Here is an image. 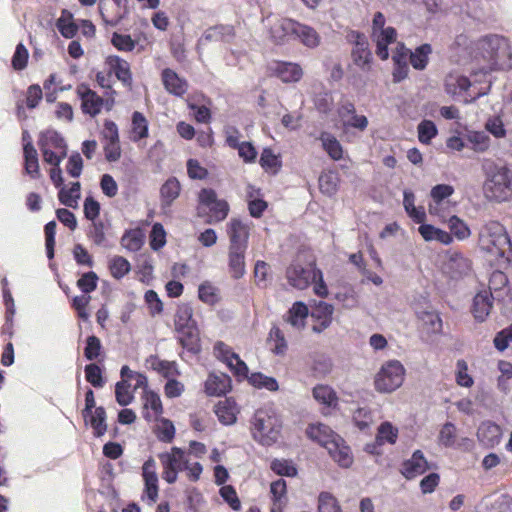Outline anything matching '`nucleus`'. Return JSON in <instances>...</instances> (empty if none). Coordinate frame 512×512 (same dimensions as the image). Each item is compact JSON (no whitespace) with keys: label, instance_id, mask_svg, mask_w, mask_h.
Returning a JSON list of instances; mask_svg holds the SVG:
<instances>
[{"label":"nucleus","instance_id":"f257e3e1","mask_svg":"<svg viewBox=\"0 0 512 512\" xmlns=\"http://www.w3.org/2000/svg\"><path fill=\"white\" fill-rule=\"evenodd\" d=\"M481 167L485 176L483 191L486 198L499 203L512 200V169L489 159H484Z\"/></svg>","mask_w":512,"mask_h":512},{"label":"nucleus","instance_id":"f03ea898","mask_svg":"<svg viewBox=\"0 0 512 512\" xmlns=\"http://www.w3.org/2000/svg\"><path fill=\"white\" fill-rule=\"evenodd\" d=\"M307 435L310 439L325 447L330 456L341 467L347 468L352 464L353 457L350 448L329 426L321 423L312 424L307 429Z\"/></svg>","mask_w":512,"mask_h":512},{"label":"nucleus","instance_id":"7ed1b4c3","mask_svg":"<svg viewBox=\"0 0 512 512\" xmlns=\"http://www.w3.org/2000/svg\"><path fill=\"white\" fill-rule=\"evenodd\" d=\"M282 421L276 411L265 406L255 411L251 419V435L253 439L263 446L275 444L280 436Z\"/></svg>","mask_w":512,"mask_h":512},{"label":"nucleus","instance_id":"20e7f679","mask_svg":"<svg viewBox=\"0 0 512 512\" xmlns=\"http://www.w3.org/2000/svg\"><path fill=\"white\" fill-rule=\"evenodd\" d=\"M479 246L495 257H503L511 243L504 226L498 221H489L480 229Z\"/></svg>","mask_w":512,"mask_h":512},{"label":"nucleus","instance_id":"39448f33","mask_svg":"<svg viewBox=\"0 0 512 512\" xmlns=\"http://www.w3.org/2000/svg\"><path fill=\"white\" fill-rule=\"evenodd\" d=\"M229 212V205L225 200L217 198L213 189L204 188L199 192V216L206 215L208 224H216L223 221Z\"/></svg>","mask_w":512,"mask_h":512},{"label":"nucleus","instance_id":"423d86ee","mask_svg":"<svg viewBox=\"0 0 512 512\" xmlns=\"http://www.w3.org/2000/svg\"><path fill=\"white\" fill-rule=\"evenodd\" d=\"M404 375V366L397 360H390L384 363L376 374L375 388L383 393L393 392L402 385Z\"/></svg>","mask_w":512,"mask_h":512},{"label":"nucleus","instance_id":"0eeeda50","mask_svg":"<svg viewBox=\"0 0 512 512\" xmlns=\"http://www.w3.org/2000/svg\"><path fill=\"white\" fill-rule=\"evenodd\" d=\"M479 49L482 57L490 62L492 66L502 67L504 60L511 56L508 41L498 35L483 38L479 42Z\"/></svg>","mask_w":512,"mask_h":512},{"label":"nucleus","instance_id":"6e6552de","mask_svg":"<svg viewBox=\"0 0 512 512\" xmlns=\"http://www.w3.org/2000/svg\"><path fill=\"white\" fill-rule=\"evenodd\" d=\"M270 39L274 44L284 45L294 39L298 21L291 18L269 15L265 19Z\"/></svg>","mask_w":512,"mask_h":512},{"label":"nucleus","instance_id":"1a4fd4ad","mask_svg":"<svg viewBox=\"0 0 512 512\" xmlns=\"http://www.w3.org/2000/svg\"><path fill=\"white\" fill-rule=\"evenodd\" d=\"M415 314L419 322L420 336L424 341L428 342L433 336L439 335L442 332V319L431 305L416 307Z\"/></svg>","mask_w":512,"mask_h":512},{"label":"nucleus","instance_id":"9d476101","mask_svg":"<svg viewBox=\"0 0 512 512\" xmlns=\"http://www.w3.org/2000/svg\"><path fill=\"white\" fill-rule=\"evenodd\" d=\"M158 457L163 468L162 478L169 484L176 482L178 473L184 470L187 464L185 451L173 447L170 452L161 453Z\"/></svg>","mask_w":512,"mask_h":512},{"label":"nucleus","instance_id":"9b49d317","mask_svg":"<svg viewBox=\"0 0 512 512\" xmlns=\"http://www.w3.org/2000/svg\"><path fill=\"white\" fill-rule=\"evenodd\" d=\"M288 283L296 289L303 290L311 283L321 279V271L313 264L302 266L298 263L291 264L286 270Z\"/></svg>","mask_w":512,"mask_h":512},{"label":"nucleus","instance_id":"f8f14e48","mask_svg":"<svg viewBox=\"0 0 512 512\" xmlns=\"http://www.w3.org/2000/svg\"><path fill=\"white\" fill-rule=\"evenodd\" d=\"M337 114L344 128H354L364 131L368 126V119L364 115L356 114V108L352 101L342 97L338 102Z\"/></svg>","mask_w":512,"mask_h":512},{"label":"nucleus","instance_id":"ddd939ff","mask_svg":"<svg viewBox=\"0 0 512 512\" xmlns=\"http://www.w3.org/2000/svg\"><path fill=\"white\" fill-rule=\"evenodd\" d=\"M444 272L452 279L467 276L471 271V261L461 252L450 251L447 253L444 263Z\"/></svg>","mask_w":512,"mask_h":512},{"label":"nucleus","instance_id":"4468645a","mask_svg":"<svg viewBox=\"0 0 512 512\" xmlns=\"http://www.w3.org/2000/svg\"><path fill=\"white\" fill-rule=\"evenodd\" d=\"M494 296L490 290L486 288L480 289L472 299L470 311L477 322H484L490 315L493 304Z\"/></svg>","mask_w":512,"mask_h":512},{"label":"nucleus","instance_id":"2eb2a0df","mask_svg":"<svg viewBox=\"0 0 512 512\" xmlns=\"http://www.w3.org/2000/svg\"><path fill=\"white\" fill-rule=\"evenodd\" d=\"M76 93L81 100V109L84 114L94 117L101 112L104 100L89 86L86 84L78 85Z\"/></svg>","mask_w":512,"mask_h":512},{"label":"nucleus","instance_id":"dca6fc26","mask_svg":"<svg viewBox=\"0 0 512 512\" xmlns=\"http://www.w3.org/2000/svg\"><path fill=\"white\" fill-rule=\"evenodd\" d=\"M351 41L354 42L352 50L354 64L362 70H369L372 55L366 37L361 33L353 32L351 34Z\"/></svg>","mask_w":512,"mask_h":512},{"label":"nucleus","instance_id":"f3484780","mask_svg":"<svg viewBox=\"0 0 512 512\" xmlns=\"http://www.w3.org/2000/svg\"><path fill=\"white\" fill-rule=\"evenodd\" d=\"M142 476L145 484L144 496L147 497L150 504H153L158 498V475L156 472V462L153 458H149L144 462Z\"/></svg>","mask_w":512,"mask_h":512},{"label":"nucleus","instance_id":"a211bd4d","mask_svg":"<svg viewBox=\"0 0 512 512\" xmlns=\"http://www.w3.org/2000/svg\"><path fill=\"white\" fill-rule=\"evenodd\" d=\"M227 234L230 239V249L247 248L249 227L240 219L233 218L227 224Z\"/></svg>","mask_w":512,"mask_h":512},{"label":"nucleus","instance_id":"6ab92c4d","mask_svg":"<svg viewBox=\"0 0 512 512\" xmlns=\"http://www.w3.org/2000/svg\"><path fill=\"white\" fill-rule=\"evenodd\" d=\"M429 470V464L422 451L416 450L411 458L404 461L401 468L402 475L408 479H414Z\"/></svg>","mask_w":512,"mask_h":512},{"label":"nucleus","instance_id":"aec40b11","mask_svg":"<svg viewBox=\"0 0 512 512\" xmlns=\"http://www.w3.org/2000/svg\"><path fill=\"white\" fill-rule=\"evenodd\" d=\"M501 428L491 421H484L477 430V439L486 448H493L500 443Z\"/></svg>","mask_w":512,"mask_h":512},{"label":"nucleus","instance_id":"412c9836","mask_svg":"<svg viewBox=\"0 0 512 512\" xmlns=\"http://www.w3.org/2000/svg\"><path fill=\"white\" fill-rule=\"evenodd\" d=\"M165 89L175 96H182L187 92L188 84L184 78H181L172 69L166 68L161 74Z\"/></svg>","mask_w":512,"mask_h":512},{"label":"nucleus","instance_id":"4be33fe9","mask_svg":"<svg viewBox=\"0 0 512 512\" xmlns=\"http://www.w3.org/2000/svg\"><path fill=\"white\" fill-rule=\"evenodd\" d=\"M272 71L284 83L298 82L303 76L300 65L291 62H276Z\"/></svg>","mask_w":512,"mask_h":512},{"label":"nucleus","instance_id":"5701e85b","mask_svg":"<svg viewBox=\"0 0 512 512\" xmlns=\"http://www.w3.org/2000/svg\"><path fill=\"white\" fill-rule=\"evenodd\" d=\"M178 340L187 352L196 355L201 351L200 337L197 326L178 330Z\"/></svg>","mask_w":512,"mask_h":512},{"label":"nucleus","instance_id":"b1692460","mask_svg":"<svg viewBox=\"0 0 512 512\" xmlns=\"http://www.w3.org/2000/svg\"><path fill=\"white\" fill-rule=\"evenodd\" d=\"M231 388V379L225 374H210L205 382V392L209 396H221Z\"/></svg>","mask_w":512,"mask_h":512},{"label":"nucleus","instance_id":"393cba45","mask_svg":"<svg viewBox=\"0 0 512 512\" xmlns=\"http://www.w3.org/2000/svg\"><path fill=\"white\" fill-rule=\"evenodd\" d=\"M238 408L234 400L226 398L215 406V414L223 425H232L237 420Z\"/></svg>","mask_w":512,"mask_h":512},{"label":"nucleus","instance_id":"a878e982","mask_svg":"<svg viewBox=\"0 0 512 512\" xmlns=\"http://www.w3.org/2000/svg\"><path fill=\"white\" fill-rule=\"evenodd\" d=\"M396 30L393 27H386V29H382L381 31L375 33L373 35L377 47L376 54L382 59L386 60L389 57L388 45L395 42L396 40Z\"/></svg>","mask_w":512,"mask_h":512},{"label":"nucleus","instance_id":"bb28decb","mask_svg":"<svg viewBox=\"0 0 512 512\" xmlns=\"http://www.w3.org/2000/svg\"><path fill=\"white\" fill-rule=\"evenodd\" d=\"M308 313L309 310L305 303L295 302L285 315V321L293 328L301 330L305 327Z\"/></svg>","mask_w":512,"mask_h":512},{"label":"nucleus","instance_id":"cd10ccee","mask_svg":"<svg viewBox=\"0 0 512 512\" xmlns=\"http://www.w3.org/2000/svg\"><path fill=\"white\" fill-rule=\"evenodd\" d=\"M143 408V417L147 421L157 420L163 412L159 395L153 391H145Z\"/></svg>","mask_w":512,"mask_h":512},{"label":"nucleus","instance_id":"c85d7f7f","mask_svg":"<svg viewBox=\"0 0 512 512\" xmlns=\"http://www.w3.org/2000/svg\"><path fill=\"white\" fill-rule=\"evenodd\" d=\"M146 367L150 368L163 377L169 379L179 374L177 365L173 361L161 360L156 355H151L146 359Z\"/></svg>","mask_w":512,"mask_h":512},{"label":"nucleus","instance_id":"c756f323","mask_svg":"<svg viewBox=\"0 0 512 512\" xmlns=\"http://www.w3.org/2000/svg\"><path fill=\"white\" fill-rule=\"evenodd\" d=\"M245 249H230L228 253V267L232 278L240 279L245 270Z\"/></svg>","mask_w":512,"mask_h":512},{"label":"nucleus","instance_id":"7c9ffc66","mask_svg":"<svg viewBox=\"0 0 512 512\" xmlns=\"http://www.w3.org/2000/svg\"><path fill=\"white\" fill-rule=\"evenodd\" d=\"M109 66L114 71L118 80L124 85L130 86L132 83V74L129 63L119 56H109L107 60Z\"/></svg>","mask_w":512,"mask_h":512},{"label":"nucleus","instance_id":"2f4dec72","mask_svg":"<svg viewBox=\"0 0 512 512\" xmlns=\"http://www.w3.org/2000/svg\"><path fill=\"white\" fill-rule=\"evenodd\" d=\"M181 191V185L175 177L168 178L160 188L161 206L169 207L172 202L178 198Z\"/></svg>","mask_w":512,"mask_h":512},{"label":"nucleus","instance_id":"473e14b6","mask_svg":"<svg viewBox=\"0 0 512 512\" xmlns=\"http://www.w3.org/2000/svg\"><path fill=\"white\" fill-rule=\"evenodd\" d=\"M294 39L299 40L308 48H316L320 44L321 37L313 27L298 22Z\"/></svg>","mask_w":512,"mask_h":512},{"label":"nucleus","instance_id":"72a5a7b5","mask_svg":"<svg viewBox=\"0 0 512 512\" xmlns=\"http://www.w3.org/2000/svg\"><path fill=\"white\" fill-rule=\"evenodd\" d=\"M24 168L25 172L31 177V178H39L40 171H39V162H38V154L34 146L30 141L26 142L24 144Z\"/></svg>","mask_w":512,"mask_h":512},{"label":"nucleus","instance_id":"f704fd0d","mask_svg":"<svg viewBox=\"0 0 512 512\" xmlns=\"http://www.w3.org/2000/svg\"><path fill=\"white\" fill-rule=\"evenodd\" d=\"M235 36V31L231 25H216L208 28L202 39L206 41H222L229 43Z\"/></svg>","mask_w":512,"mask_h":512},{"label":"nucleus","instance_id":"c9c22d12","mask_svg":"<svg viewBox=\"0 0 512 512\" xmlns=\"http://www.w3.org/2000/svg\"><path fill=\"white\" fill-rule=\"evenodd\" d=\"M418 231L426 241L435 240L445 245H449L453 241V237L449 232L436 228L430 224L420 225Z\"/></svg>","mask_w":512,"mask_h":512},{"label":"nucleus","instance_id":"e433bc0d","mask_svg":"<svg viewBox=\"0 0 512 512\" xmlns=\"http://www.w3.org/2000/svg\"><path fill=\"white\" fill-rule=\"evenodd\" d=\"M471 86L470 80L462 75L449 74L445 80L446 92L452 96L461 95L468 91Z\"/></svg>","mask_w":512,"mask_h":512},{"label":"nucleus","instance_id":"4c0bfd02","mask_svg":"<svg viewBox=\"0 0 512 512\" xmlns=\"http://www.w3.org/2000/svg\"><path fill=\"white\" fill-rule=\"evenodd\" d=\"M323 149L327 152L329 157L335 161L342 159L343 148L340 142L334 135L329 132H322L319 136Z\"/></svg>","mask_w":512,"mask_h":512},{"label":"nucleus","instance_id":"58836bf2","mask_svg":"<svg viewBox=\"0 0 512 512\" xmlns=\"http://www.w3.org/2000/svg\"><path fill=\"white\" fill-rule=\"evenodd\" d=\"M40 148H47L57 150L59 152L65 151L67 153V145L63 137L54 130H48L41 134L39 140Z\"/></svg>","mask_w":512,"mask_h":512},{"label":"nucleus","instance_id":"ea45409f","mask_svg":"<svg viewBox=\"0 0 512 512\" xmlns=\"http://www.w3.org/2000/svg\"><path fill=\"white\" fill-rule=\"evenodd\" d=\"M176 331L196 325L193 319V310L189 304H180L174 319Z\"/></svg>","mask_w":512,"mask_h":512},{"label":"nucleus","instance_id":"a19ab883","mask_svg":"<svg viewBox=\"0 0 512 512\" xmlns=\"http://www.w3.org/2000/svg\"><path fill=\"white\" fill-rule=\"evenodd\" d=\"M85 421L90 423L96 437L103 436L107 431L106 412L103 407L95 408L91 414H88V419Z\"/></svg>","mask_w":512,"mask_h":512},{"label":"nucleus","instance_id":"79ce46f5","mask_svg":"<svg viewBox=\"0 0 512 512\" xmlns=\"http://www.w3.org/2000/svg\"><path fill=\"white\" fill-rule=\"evenodd\" d=\"M270 350L276 355H284L287 350V342L283 332L277 326H273L267 339Z\"/></svg>","mask_w":512,"mask_h":512},{"label":"nucleus","instance_id":"37998d69","mask_svg":"<svg viewBox=\"0 0 512 512\" xmlns=\"http://www.w3.org/2000/svg\"><path fill=\"white\" fill-rule=\"evenodd\" d=\"M144 243V234L140 229H131L124 233L121 238V245L131 252L140 250Z\"/></svg>","mask_w":512,"mask_h":512},{"label":"nucleus","instance_id":"c03bdc74","mask_svg":"<svg viewBox=\"0 0 512 512\" xmlns=\"http://www.w3.org/2000/svg\"><path fill=\"white\" fill-rule=\"evenodd\" d=\"M313 397L317 402L327 407H333L337 404L335 391L327 385H317L313 389Z\"/></svg>","mask_w":512,"mask_h":512},{"label":"nucleus","instance_id":"a18cd8bd","mask_svg":"<svg viewBox=\"0 0 512 512\" xmlns=\"http://www.w3.org/2000/svg\"><path fill=\"white\" fill-rule=\"evenodd\" d=\"M148 136V122L144 115L135 111L132 115V136L131 140L137 142Z\"/></svg>","mask_w":512,"mask_h":512},{"label":"nucleus","instance_id":"49530a36","mask_svg":"<svg viewBox=\"0 0 512 512\" xmlns=\"http://www.w3.org/2000/svg\"><path fill=\"white\" fill-rule=\"evenodd\" d=\"M431 52L432 47L430 44H423L416 48L414 52H411L410 63L413 66V68L417 70L425 69Z\"/></svg>","mask_w":512,"mask_h":512},{"label":"nucleus","instance_id":"de8ad7c7","mask_svg":"<svg viewBox=\"0 0 512 512\" xmlns=\"http://www.w3.org/2000/svg\"><path fill=\"white\" fill-rule=\"evenodd\" d=\"M338 184L339 177L335 172H324L319 177L320 191L327 196H332L337 192Z\"/></svg>","mask_w":512,"mask_h":512},{"label":"nucleus","instance_id":"09e8293b","mask_svg":"<svg viewBox=\"0 0 512 512\" xmlns=\"http://www.w3.org/2000/svg\"><path fill=\"white\" fill-rule=\"evenodd\" d=\"M58 198L63 205L72 208L76 207L77 201L80 198V183H72L68 190L65 187H61Z\"/></svg>","mask_w":512,"mask_h":512},{"label":"nucleus","instance_id":"8fccbe9b","mask_svg":"<svg viewBox=\"0 0 512 512\" xmlns=\"http://www.w3.org/2000/svg\"><path fill=\"white\" fill-rule=\"evenodd\" d=\"M198 296L199 299L207 305H214L220 300L219 289L207 281L199 286Z\"/></svg>","mask_w":512,"mask_h":512},{"label":"nucleus","instance_id":"3c124183","mask_svg":"<svg viewBox=\"0 0 512 512\" xmlns=\"http://www.w3.org/2000/svg\"><path fill=\"white\" fill-rule=\"evenodd\" d=\"M398 437V429L391 423L384 422L378 428L376 442L379 445L384 443L395 444Z\"/></svg>","mask_w":512,"mask_h":512},{"label":"nucleus","instance_id":"603ef678","mask_svg":"<svg viewBox=\"0 0 512 512\" xmlns=\"http://www.w3.org/2000/svg\"><path fill=\"white\" fill-rule=\"evenodd\" d=\"M111 275L116 279H121L131 270L129 261L122 256H114L109 261Z\"/></svg>","mask_w":512,"mask_h":512},{"label":"nucleus","instance_id":"864d4df0","mask_svg":"<svg viewBox=\"0 0 512 512\" xmlns=\"http://www.w3.org/2000/svg\"><path fill=\"white\" fill-rule=\"evenodd\" d=\"M455 381L459 386L465 388H470L474 384L473 377L468 373L467 362L463 359H459L456 363Z\"/></svg>","mask_w":512,"mask_h":512},{"label":"nucleus","instance_id":"5fc2aeb1","mask_svg":"<svg viewBox=\"0 0 512 512\" xmlns=\"http://www.w3.org/2000/svg\"><path fill=\"white\" fill-rule=\"evenodd\" d=\"M467 139L476 152H485L490 147V138L483 131L469 132Z\"/></svg>","mask_w":512,"mask_h":512},{"label":"nucleus","instance_id":"6e6d98bb","mask_svg":"<svg viewBox=\"0 0 512 512\" xmlns=\"http://www.w3.org/2000/svg\"><path fill=\"white\" fill-rule=\"evenodd\" d=\"M418 139L422 144H429L436 137L438 130L431 120H422L417 127Z\"/></svg>","mask_w":512,"mask_h":512},{"label":"nucleus","instance_id":"4d7b16f0","mask_svg":"<svg viewBox=\"0 0 512 512\" xmlns=\"http://www.w3.org/2000/svg\"><path fill=\"white\" fill-rule=\"evenodd\" d=\"M318 512H342V509L331 493L321 492L318 497Z\"/></svg>","mask_w":512,"mask_h":512},{"label":"nucleus","instance_id":"13d9d810","mask_svg":"<svg viewBox=\"0 0 512 512\" xmlns=\"http://www.w3.org/2000/svg\"><path fill=\"white\" fill-rule=\"evenodd\" d=\"M448 226L451 233L459 240L467 239L471 235L467 224L457 216L450 217Z\"/></svg>","mask_w":512,"mask_h":512},{"label":"nucleus","instance_id":"bf43d9fd","mask_svg":"<svg viewBox=\"0 0 512 512\" xmlns=\"http://www.w3.org/2000/svg\"><path fill=\"white\" fill-rule=\"evenodd\" d=\"M249 382L256 388H265L269 391H277L279 388L275 378L262 373H253L249 378Z\"/></svg>","mask_w":512,"mask_h":512},{"label":"nucleus","instance_id":"052dcab7","mask_svg":"<svg viewBox=\"0 0 512 512\" xmlns=\"http://www.w3.org/2000/svg\"><path fill=\"white\" fill-rule=\"evenodd\" d=\"M260 165L266 171L276 173L281 167V161L270 148H265L261 153Z\"/></svg>","mask_w":512,"mask_h":512},{"label":"nucleus","instance_id":"680f3d73","mask_svg":"<svg viewBox=\"0 0 512 512\" xmlns=\"http://www.w3.org/2000/svg\"><path fill=\"white\" fill-rule=\"evenodd\" d=\"M333 311L334 308L331 304L320 301L312 315L321 319V326L327 328L331 324Z\"/></svg>","mask_w":512,"mask_h":512},{"label":"nucleus","instance_id":"e2e57ef3","mask_svg":"<svg viewBox=\"0 0 512 512\" xmlns=\"http://www.w3.org/2000/svg\"><path fill=\"white\" fill-rule=\"evenodd\" d=\"M102 351V343L95 335L88 336L84 348V356L87 360H96Z\"/></svg>","mask_w":512,"mask_h":512},{"label":"nucleus","instance_id":"0e129e2a","mask_svg":"<svg viewBox=\"0 0 512 512\" xmlns=\"http://www.w3.org/2000/svg\"><path fill=\"white\" fill-rule=\"evenodd\" d=\"M130 384L126 380L117 382L115 387L116 401L121 406L129 405L133 400V394L129 390Z\"/></svg>","mask_w":512,"mask_h":512},{"label":"nucleus","instance_id":"69168bd1","mask_svg":"<svg viewBox=\"0 0 512 512\" xmlns=\"http://www.w3.org/2000/svg\"><path fill=\"white\" fill-rule=\"evenodd\" d=\"M156 434L160 441L169 443L174 439L175 427L170 420L161 419L160 423L157 425Z\"/></svg>","mask_w":512,"mask_h":512},{"label":"nucleus","instance_id":"338daca9","mask_svg":"<svg viewBox=\"0 0 512 512\" xmlns=\"http://www.w3.org/2000/svg\"><path fill=\"white\" fill-rule=\"evenodd\" d=\"M456 426L451 423H445L439 432V443L445 447H451L456 442Z\"/></svg>","mask_w":512,"mask_h":512},{"label":"nucleus","instance_id":"774afa93","mask_svg":"<svg viewBox=\"0 0 512 512\" xmlns=\"http://www.w3.org/2000/svg\"><path fill=\"white\" fill-rule=\"evenodd\" d=\"M166 244V232L160 223H155L152 226L150 233V246L153 250L157 251Z\"/></svg>","mask_w":512,"mask_h":512}]
</instances>
